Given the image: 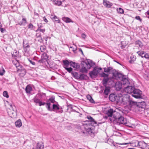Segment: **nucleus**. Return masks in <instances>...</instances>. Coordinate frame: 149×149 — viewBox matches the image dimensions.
<instances>
[{
	"instance_id": "nucleus-47",
	"label": "nucleus",
	"mask_w": 149,
	"mask_h": 149,
	"mask_svg": "<svg viewBox=\"0 0 149 149\" xmlns=\"http://www.w3.org/2000/svg\"><path fill=\"white\" fill-rule=\"evenodd\" d=\"M34 27L33 26L32 24H29L28 26V28L29 29H32Z\"/></svg>"
},
{
	"instance_id": "nucleus-12",
	"label": "nucleus",
	"mask_w": 149,
	"mask_h": 149,
	"mask_svg": "<svg viewBox=\"0 0 149 149\" xmlns=\"http://www.w3.org/2000/svg\"><path fill=\"white\" fill-rule=\"evenodd\" d=\"M139 147L142 149H149V145L143 141H139Z\"/></svg>"
},
{
	"instance_id": "nucleus-35",
	"label": "nucleus",
	"mask_w": 149,
	"mask_h": 149,
	"mask_svg": "<svg viewBox=\"0 0 149 149\" xmlns=\"http://www.w3.org/2000/svg\"><path fill=\"white\" fill-rule=\"evenodd\" d=\"M32 89V88L30 86L28 85L26 88L25 91L27 93H30Z\"/></svg>"
},
{
	"instance_id": "nucleus-34",
	"label": "nucleus",
	"mask_w": 149,
	"mask_h": 149,
	"mask_svg": "<svg viewBox=\"0 0 149 149\" xmlns=\"http://www.w3.org/2000/svg\"><path fill=\"white\" fill-rule=\"evenodd\" d=\"M121 83L123 85H125L129 84V81L128 79L126 78L123 79Z\"/></svg>"
},
{
	"instance_id": "nucleus-11",
	"label": "nucleus",
	"mask_w": 149,
	"mask_h": 149,
	"mask_svg": "<svg viewBox=\"0 0 149 149\" xmlns=\"http://www.w3.org/2000/svg\"><path fill=\"white\" fill-rule=\"evenodd\" d=\"M48 56L47 54L45 53H43L41 56V59L38 61V62L39 63H44L46 62H47V60Z\"/></svg>"
},
{
	"instance_id": "nucleus-6",
	"label": "nucleus",
	"mask_w": 149,
	"mask_h": 149,
	"mask_svg": "<svg viewBox=\"0 0 149 149\" xmlns=\"http://www.w3.org/2000/svg\"><path fill=\"white\" fill-rule=\"evenodd\" d=\"M102 69L101 68H99L97 67L94 68L93 70L90 72L89 73V74L91 77L92 78L96 77Z\"/></svg>"
},
{
	"instance_id": "nucleus-38",
	"label": "nucleus",
	"mask_w": 149,
	"mask_h": 149,
	"mask_svg": "<svg viewBox=\"0 0 149 149\" xmlns=\"http://www.w3.org/2000/svg\"><path fill=\"white\" fill-rule=\"evenodd\" d=\"M31 54V53L30 51L27 52H24V55L25 56L27 57L29 56Z\"/></svg>"
},
{
	"instance_id": "nucleus-55",
	"label": "nucleus",
	"mask_w": 149,
	"mask_h": 149,
	"mask_svg": "<svg viewBox=\"0 0 149 149\" xmlns=\"http://www.w3.org/2000/svg\"><path fill=\"white\" fill-rule=\"evenodd\" d=\"M109 141H111V142H113V141L112 140H111V139H108L107 141V143H109V144L110 143H109Z\"/></svg>"
},
{
	"instance_id": "nucleus-1",
	"label": "nucleus",
	"mask_w": 149,
	"mask_h": 149,
	"mask_svg": "<svg viewBox=\"0 0 149 149\" xmlns=\"http://www.w3.org/2000/svg\"><path fill=\"white\" fill-rule=\"evenodd\" d=\"M87 118L89 120L88 123L84 125V127L85 130L83 132L85 135H90L91 136H93L94 134L93 133L94 127L97 125V122L95 121L92 117L89 116H87Z\"/></svg>"
},
{
	"instance_id": "nucleus-42",
	"label": "nucleus",
	"mask_w": 149,
	"mask_h": 149,
	"mask_svg": "<svg viewBox=\"0 0 149 149\" xmlns=\"http://www.w3.org/2000/svg\"><path fill=\"white\" fill-rule=\"evenodd\" d=\"M64 68L66 70H67L68 72L69 73H71L72 70V69L71 67L68 68V67H67Z\"/></svg>"
},
{
	"instance_id": "nucleus-25",
	"label": "nucleus",
	"mask_w": 149,
	"mask_h": 149,
	"mask_svg": "<svg viewBox=\"0 0 149 149\" xmlns=\"http://www.w3.org/2000/svg\"><path fill=\"white\" fill-rule=\"evenodd\" d=\"M70 61H71L67 60H63V66L64 68L67 67H68L69 65H70Z\"/></svg>"
},
{
	"instance_id": "nucleus-61",
	"label": "nucleus",
	"mask_w": 149,
	"mask_h": 149,
	"mask_svg": "<svg viewBox=\"0 0 149 149\" xmlns=\"http://www.w3.org/2000/svg\"><path fill=\"white\" fill-rule=\"evenodd\" d=\"M1 4V3L0 2V8H1L2 7Z\"/></svg>"
},
{
	"instance_id": "nucleus-13",
	"label": "nucleus",
	"mask_w": 149,
	"mask_h": 149,
	"mask_svg": "<svg viewBox=\"0 0 149 149\" xmlns=\"http://www.w3.org/2000/svg\"><path fill=\"white\" fill-rule=\"evenodd\" d=\"M134 89V86H127L124 87V91L127 93L132 94Z\"/></svg>"
},
{
	"instance_id": "nucleus-54",
	"label": "nucleus",
	"mask_w": 149,
	"mask_h": 149,
	"mask_svg": "<svg viewBox=\"0 0 149 149\" xmlns=\"http://www.w3.org/2000/svg\"><path fill=\"white\" fill-rule=\"evenodd\" d=\"M43 20L46 22H48V20H47V19L45 18V17H43Z\"/></svg>"
},
{
	"instance_id": "nucleus-28",
	"label": "nucleus",
	"mask_w": 149,
	"mask_h": 149,
	"mask_svg": "<svg viewBox=\"0 0 149 149\" xmlns=\"http://www.w3.org/2000/svg\"><path fill=\"white\" fill-rule=\"evenodd\" d=\"M87 99L89 100L90 102L91 103H95V102L92 98V97L89 95H88L86 96Z\"/></svg>"
},
{
	"instance_id": "nucleus-3",
	"label": "nucleus",
	"mask_w": 149,
	"mask_h": 149,
	"mask_svg": "<svg viewBox=\"0 0 149 149\" xmlns=\"http://www.w3.org/2000/svg\"><path fill=\"white\" fill-rule=\"evenodd\" d=\"M117 102L123 104L127 105L128 103L130 98L128 95H125L117 97Z\"/></svg>"
},
{
	"instance_id": "nucleus-4",
	"label": "nucleus",
	"mask_w": 149,
	"mask_h": 149,
	"mask_svg": "<svg viewBox=\"0 0 149 149\" xmlns=\"http://www.w3.org/2000/svg\"><path fill=\"white\" fill-rule=\"evenodd\" d=\"M114 115L115 114H114L113 119L110 120L111 121H113L114 123H116L118 124H126V120L122 116L117 117L114 116Z\"/></svg>"
},
{
	"instance_id": "nucleus-14",
	"label": "nucleus",
	"mask_w": 149,
	"mask_h": 149,
	"mask_svg": "<svg viewBox=\"0 0 149 149\" xmlns=\"http://www.w3.org/2000/svg\"><path fill=\"white\" fill-rule=\"evenodd\" d=\"M19 65V63H16V64H15V65L17 68V71L18 72L22 71L23 74L24 75L26 73V70L23 68H21V66Z\"/></svg>"
},
{
	"instance_id": "nucleus-17",
	"label": "nucleus",
	"mask_w": 149,
	"mask_h": 149,
	"mask_svg": "<svg viewBox=\"0 0 149 149\" xmlns=\"http://www.w3.org/2000/svg\"><path fill=\"white\" fill-rule=\"evenodd\" d=\"M119 96H116L113 94H110L109 97V100L112 102L116 101L117 102V97H119Z\"/></svg>"
},
{
	"instance_id": "nucleus-59",
	"label": "nucleus",
	"mask_w": 149,
	"mask_h": 149,
	"mask_svg": "<svg viewBox=\"0 0 149 149\" xmlns=\"http://www.w3.org/2000/svg\"><path fill=\"white\" fill-rule=\"evenodd\" d=\"M119 145H126V144H128V143H118Z\"/></svg>"
},
{
	"instance_id": "nucleus-48",
	"label": "nucleus",
	"mask_w": 149,
	"mask_h": 149,
	"mask_svg": "<svg viewBox=\"0 0 149 149\" xmlns=\"http://www.w3.org/2000/svg\"><path fill=\"white\" fill-rule=\"evenodd\" d=\"M38 29H40L42 27V24L41 23L38 24Z\"/></svg>"
},
{
	"instance_id": "nucleus-16",
	"label": "nucleus",
	"mask_w": 149,
	"mask_h": 149,
	"mask_svg": "<svg viewBox=\"0 0 149 149\" xmlns=\"http://www.w3.org/2000/svg\"><path fill=\"white\" fill-rule=\"evenodd\" d=\"M42 96V95L40 93L37 94L33 99L34 102L36 104L38 103L40 101Z\"/></svg>"
},
{
	"instance_id": "nucleus-10",
	"label": "nucleus",
	"mask_w": 149,
	"mask_h": 149,
	"mask_svg": "<svg viewBox=\"0 0 149 149\" xmlns=\"http://www.w3.org/2000/svg\"><path fill=\"white\" fill-rule=\"evenodd\" d=\"M52 111L56 112V113H61L63 112V111L62 110V108L58 104H53Z\"/></svg>"
},
{
	"instance_id": "nucleus-18",
	"label": "nucleus",
	"mask_w": 149,
	"mask_h": 149,
	"mask_svg": "<svg viewBox=\"0 0 149 149\" xmlns=\"http://www.w3.org/2000/svg\"><path fill=\"white\" fill-rule=\"evenodd\" d=\"M103 4L107 8H111L113 5L111 3L107 0L103 1Z\"/></svg>"
},
{
	"instance_id": "nucleus-45",
	"label": "nucleus",
	"mask_w": 149,
	"mask_h": 149,
	"mask_svg": "<svg viewBox=\"0 0 149 149\" xmlns=\"http://www.w3.org/2000/svg\"><path fill=\"white\" fill-rule=\"evenodd\" d=\"M38 31H40V32H41L42 33H44L45 31V29H38L36 31V32H37Z\"/></svg>"
},
{
	"instance_id": "nucleus-32",
	"label": "nucleus",
	"mask_w": 149,
	"mask_h": 149,
	"mask_svg": "<svg viewBox=\"0 0 149 149\" xmlns=\"http://www.w3.org/2000/svg\"><path fill=\"white\" fill-rule=\"evenodd\" d=\"M5 72V71L3 68L2 65H0V75H3Z\"/></svg>"
},
{
	"instance_id": "nucleus-20",
	"label": "nucleus",
	"mask_w": 149,
	"mask_h": 149,
	"mask_svg": "<svg viewBox=\"0 0 149 149\" xmlns=\"http://www.w3.org/2000/svg\"><path fill=\"white\" fill-rule=\"evenodd\" d=\"M110 88L109 87L105 86L104 94L105 95L104 97L106 98L110 92Z\"/></svg>"
},
{
	"instance_id": "nucleus-50",
	"label": "nucleus",
	"mask_w": 149,
	"mask_h": 149,
	"mask_svg": "<svg viewBox=\"0 0 149 149\" xmlns=\"http://www.w3.org/2000/svg\"><path fill=\"white\" fill-rule=\"evenodd\" d=\"M40 49L41 51L42 52H43L44 51V50H45V48H44V47L43 46H41L40 47Z\"/></svg>"
},
{
	"instance_id": "nucleus-7",
	"label": "nucleus",
	"mask_w": 149,
	"mask_h": 149,
	"mask_svg": "<svg viewBox=\"0 0 149 149\" xmlns=\"http://www.w3.org/2000/svg\"><path fill=\"white\" fill-rule=\"evenodd\" d=\"M81 64L86 66L87 69H90L91 67L95 65V63L93 62L89 59L82 61Z\"/></svg>"
},
{
	"instance_id": "nucleus-33",
	"label": "nucleus",
	"mask_w": 149,
	"mask_h": 149,
	"mask_svg": "<svg viewBox=\"0 0 149 149\" xmlns=\"http://www.w3.org/2000/svg\"><path fill=\"white\" fill-rule=\"evenodd\" d=\"M79 77V80H82L86 79L87 78V76L86 74H80Z\"/></svg>"
},
{
	"instance_id": "nucleus-60",
	"label": "nucleus",
	"mask_w": 149,
	"mask_h": 149,
	"mask_svg": "<svg viewBox=\"0 0 149 149\" xmlns=\"http://www.w3.org/2000/svg\"><path fill=\"white\" fill-rule=\"evenodd\" d=\"M15 54H13V55H15V56H16L17 54V52L16 51H15Z\"/></svg>"
},
{
	"instance_id": "nucleus-37",
	"label": "nucleus",
	"mask_w": 149,
	"mask_h": 149,
	"mask_svg": "<svg viewBox=\"0 0 149 149\" xmlns=\"http://www.w3.org/2000/svg\"><path fill=\"white\" fill-rule=\"evenodd\" d=\"M26 22V18H23L22 21L20 22L19 24L20 25H25Z\"/></svg>"
},
{
	"instance_id": "nucleus-46",
	"label": "nucleus",
	"mask_w": 149,
	"mask_h": 149,
	"mask_svg": "<svg viewBox=\"0 0 149 149\" xmlns=\"http://www.w3.org/2000/svg\"><path fill=\"white\" fill-rule=\"evenodd\" d=\"M28 59L29 61V62L30 63H31L33 65H35V63L34 61H32L31 60L29 59L28 58Z\"/></svg>"
},
{
	"instance_id": "nucleus-8",
	"label": "nucleus",
	"mask_w": 149,
	"mask_h": 149,
	"mask_svg": "<svg viewBox=\"0 0 149 149\" xmlns=\"http://www.w3.org/2000/svg\"><path fill=\"white\" fill-rule=\"evenodd\" d=\"M141 94V91L139 90L134 88L132 94V95L136 98L140 99L142 98Z\"/></svg>"
},
{
	"instance_id": "nucleus-19",
	"label": "nucleus",
	"mask_w": 149,
	"mask_h": 149,
	"mask_svg": "<svg viewBox=\"0 0 149 149\" xmlns=\"http://www.w3.org/2000/svg\"><path fill=\"white\" fill-rule=\"evenodd\" d=\"M53 3L55 5L60 6L62 3V2L64 1V0H51Z\"/></svg>"
},
{
	"instance_id": "nucleus-64",
	"label": "nucleus",
	"mask_w": 149,
	"mask_h": 149,
	"mask_svg": "<svg viewBox=\"0 0 149 149\" xmlns=\"http://www.w3.org/2000/svg\"><path fill=\"white\" fill-rule=\"evenodd\" d=\"M73 47H71V46H70V48H73Z\"/></svg>"
},
{
	"instance_id": "nucleus-27",
	"label": "nucleus",
	"mask_w": 149,
	"mask_h": 149,
	"mask_svg": "<svg viewBox=\"0 0 149 149\" xmlns=\"http://www.w3.org/2000/svg\"><path fill=\"white\" fill-rule=\"evenodd\" d=\"M15 126L16 127H19L22 125V124L20 119H18L15 123Z\"/></svg>"
},
{
	"instance_id": "nucleus-40",
	"label": "nucleus",
	"mask_w": 149,
	"mask_h": 149,
	"mask_svg": "<svg viewBox=\"0 0 149 149\" xmlns=\"http://www.w3.org/2000/svg\"><path fill=\"white\" fill-rule=\"evenodd\" d=\"M3 95L4 97L7 98L9 97V95L8 94V92L6 91H4L3 93Z\"/></svg>"
},
{
	"instance_id": "nucleus-36",
	"label": "nucleus",
	"mask_w": 149,
	"mask_h": 149,
	"mask_svg": "<svg viewBox=\"0 0 149 149\" xmlns=\"http://www.w3.org/2000/svg\"><path fill=\"white\" fill-rule=\"evenodd\" d=\"M139 142L138 141H135L132 143V146L134 147H138Z\"/></svg>"
},
{
	"instance_id": "nucleus-43",
	"label": "nucleus",
	"mask_w": 149,
	"mask_h": 149,
	"mask_svg": "<svg viewBox=\"0 0 149 149\" xmlns=\"http://www.w3.org/2000/svg\"><path fill=\"white\" fill-rule=\"evenodd\" d=\"M118 11L120 14L123 13H124L123 10L121 8H119L118 10Z\"/></svg>"
},
{
	"instance_id": "nucleus-31",
	"label": "nucleus",
	"mask_w": 149,
	"mask_h": 149,
	"mask_svg": "<svg viewBox=\"0 0 149 149\" xmlns=\"http://www.w3.org/2000/svg\"><path fill=\"white\" fill-rule=\"evenodd\" d=\"M71 74L75 79L79 80L80 74H79L77 72H72Z\"/></svg>"
},
{
	"instance_id": "nucleus-26",
	"label": "nucleus",
	"mask_w": 149,
	"mask_h": 149,
	"mask_svg": "<svg viewBox=\"0 0 149 149\" xmlns=\"http://www.w3.org/2000/svg\"><path fill=\"white\" fill-rule=\"evenodd\" d=\"M115 111H114L112 109H110L107 111V112L106 113L107 116L109 117H112L113 113H115Z\"/></svg>"
},
{
	"instance_id": "nucleus-39",
	"label": "nucleus",
	"mask_w": 149,
	"mask_h": 149,
	"mask_svg": "<svg viewBox=\"0 0 149 149\" xmlns=\"http://www.w3.org/2000/svg\"><path fill=\"white\" fill-rule=\"evenodd\" d=\"M24 52L30 51V46L29 45L24 47Z\"/></svg>"
},
{
	"instance_id": "nucleus-62",
	"label": "nucleus",
	"mask_w": 149,
	"mask_h": 149,
	"mask_svg": "<svg viewBox=\"0 0 149 149\" xmlns=\"http://www.w3.org/2000/svg\"><path fill=\"white\" fill-rule=\"evenodd\" d=\"M104 118H106L107 119V116H105L104 117Z\"/></svg>"
},
{
	"instance_id": "nucleus-24",
	"label": "nucleus",
	"mask_w": 149,
	"mask_h": 149,
	"mask_svg": "<svg viewBox=\"0 0 149 149\" xmlns=\"http://www.w3.org/2000/svg\"><path fill=\"white\" fill-rule=\"evenodd\" d=\"M81 65L82 66V67L81 68L80 70V72L84 73H87V70L86 69V66H85V65H82L81 63Z\"/></svg>"
},
{
	"instance_id": "nucleus-58",
	"label": "nucleus",
	"mask_w": 149,
	"mask_h": 149,
	"mask_svg": "<svg viewBox=\"0 0 149 149\" xmlns=\"http://www.w3.org/2000/svg\"><path fill=\"white\" fill-rule=\"evenodd\" d=\"M132 57L133 58V61L135 60V59H136V58L135 57H134V56H131V57H130V58L132 59Z\"/></svg>"
},
{
	"instance_id": "nucleus-2",
	"label": "nucleus",
	"mask_w": 149,
	"mask_h": 149,
	"mask_svg": "<svg viewBox=\"0 0 149 149\" xmlns=\"http://www.w3.org/2000/svg\"><path fill=\"white\" fill-rule=\"evenodd\" d=\"M113 69L111 67H109L107 68H104V72H103V85H104L106 84L109 80V78L108 77L109 74L111 73V72Z\"/></svg>"
},
{
	"instance_id": "nucleus-22",
	"label": "nucleus",
	"mask_w": 149,
	"mask_h": 149,
	"mask_svg": "<svg viewBox=\"0 0 149 149\" xmlns=\"http://www.w3.org/2000/svg\"><path fill=\"white\" fill-rule=\"evenodd\" d=\"M70 65L71 66L76 69H78L79 68L80 65L78 63H76L75 62H73L72 61H70Z\"/></svg>"
},
{
	"instance_id": "nucleus-23",
	"label": "nucleus",
	"mask_w": 149,
	"mask_h": 149,
	"mask_svg": "<svg viewBox=\"0 0 149 149\" xmlns=\"http://www.w3.org/2000/svg\"><path fill=\"white\" fill-rule=\"evenodd\" d=\"M62 19L63 21L66 23H73L74 22L72 21L70 18L66 17H63L62 18Z\"/></svg>"
},
{
	"instance_id": "nucleus-51",
	"label": "nucleus",
	"mask_w": 149,
	"mask_h": 149,
	"mask_svg": "<svg viewBox=\"0 0 149 149\" xmlns=\"http://www.w3.org/2000/svg\"><path fill=\"white\" fill-rule=\"evenodd\" d=\"M73 45H74L75 46V48L73 47L72 48V50L74 52L77 50V46L75 45L74 44H73Z\"/></svg>"
},
{
	"instance_id": "nucleus-30",
	"label": "nucleus",
	"mask_w": 149,
	"mask_h": 149,
	"mask_svg": "<svg viewBox=\"0 0 149 149\" xmlns=\"http://www.w3.org/2000/svg\"><path fill=\"white\" fill-rule=\"evenodd\" d=\"M44 145H43V143L41 142L38 143L37 145L36 149H42L43 148Z\"/></svg>"
},
{
	"instance_id": "nucleus-21",
	"label": "nucleus",
	"mask_w": 149,
	"mask_h": 149,
	"mask_svg": "<svg viewBox=\"0 0 149 149\" xmlns=\"http://www.w3.org/2000/svg\"><path fill=\"white\" fill-rule=\"evenodd\" d=\"M122 84L119 82H117L115 84V86L116 90L118 91L120 90L122 88Z\"/></svg>"
},
{
	"instance_id": "nucleus-56",
	"label": "nucleus",
	"mask_w": 149,
	"mask_h": 149,
	"mask_svg": "<svg viewBox=\"0 0 149 149\" xmlns=\"http://www.w3.org/2000/svg\"><path fill=\"white\" fill-rule=\"evenodd\" d=\"M4 29L3 28H0V31L2 32L3 33L4 31Z\"/></svg>"
},
{
	"instance_id": "nucleus-63",
	"label": "nucleus",
	"mask_w": 149,
	"mask_h": 149,
	"mask_svg": "<svg viewBox=\"0 0 149 149\" xmlns=\"http://www.w3.org/2000/svg\"><path fill=\"white\" fill-rule=\"evenodd\" d=\"M100 75L101 77H102V74H101Z\"/></svg>"
},
{
	"instance_id": "nucleus-5",
	"label": "nucleus",
	"mask_w": 149,
	"mask_h": 149,
	"mask_svg": "<svg viewBox=\"0 0 149 149\" xmlns=\"http://www.w3.org/2000/svg\"><path fill=\"white\" fill-rule=\"evenodd\" d=\"M127 104H128L130 107L136 106L138 108L139 106L141 108H144L145 107V103L144 102H141L138 104L136 102L132 100L130 98Z\"/></svg>"
},
{
	"instance_id": "nucleus-41",
	"label": "nucleus",
	"mask_w": 149,
	"mask_h": 149,
	"mask_svg": "<svg viewBox=\"0 0 149 149\" xmlns=\"http://www.w3.org/2000/svg\"><path fill=\"white\" fill-rule=\"evenodd\" d=\"M135 43L136 45H138L140 47H141L142 46L141 42L139 40L136 41Z\"/></svg>"
},
{
	"instance_id": "nucleus-49",
	"label": "nucleus",
	"mask_w": 149,
	"mask_h": 149,
	"mask_svg": "<svg viewBox=\"0 0 149 149\" xmlns=\"http://www.w3.org/2000/svg\"><path fill=\"white\" fill-rule=\"evenodd\" d=\"M135 18L137 20H139L140 21H141L142 19L139 16H136L135 17Z\"/></svg>"
},
{
	"instance_id": "nucleus-29",
	"label": "nucleus",
	"mask_w": 149,
	"mask_h": 149,
	"mask_svg": "<svg viewBox=\"0 0 149 149\" xmlns=\"http://www.w3.org/2000/svg\"><path fill=\"white\" fill-rule=\"evenodd\" d=\"M51 18L53 21H56L58 23L60 22V20L59 18L56 15H52Z\"/></svg>"
},
{
	"instance_id": "nucleus-53",
	"label": "nucleus",
	"mask_w": 149,
	"mask_h": 149,
	"mask_svg": "<svg viewBox=\"0 0 149 149\" xmlns=\"http://www.w3.org/2000/svg\"><path fill=\"white\" fill-rule=\"evenodd\" d=\"M81 36L82 38H85L86 37V35H85V34H84V33L82 34H81Z\"/></svg>"
},
{
	"instance_id": "nucleus-15",
	"label": "nucleus",
	"mask_w": 149,
	"mask_h": 149,
	"mask_svg": "<svg viewBox=\"0 0 149 149\" xmlns=\"http://www.w3.org/2000/svg\"><path fill=\"white\" fill-rule=\"evenodd\" d=\"M137 53L139 56H141L142 58L145 57L147 59L149 58V55L147 53L144 52L143 51H138L137 52Z\"/></svg>"
},
{
	"instance_id": "nucleus-57",
	"label": "nucleus",
	"mask_w": 149,
	"mask_h": 149,
	"mask_svg": "<svg viewBox=\"0 0 149 149\" xmlns=\"http://www.w3.org/2000/svg\"><path fill=\"white\" fill-rule=\"evenodd\" d=\"M79 51L81 52L82 54H83V53L82 49L81 48H79Z\"/></svg>"
},
{
	"instance_id": "nucleus-44",
	"label": "nucleus",
	"mask_w": 149,
	"mask_h": 149,
	"mask_svg": "<svg viewBox=\"0 0 149 149\" xmlns=\"http://www.w3.org/2000/svg\"><path fill=\"white\" fill-rule=\"evenodd\" d=\"M39 104V106H41L42 105H44L45 104H46V103L45 102H42L40 101L39 103H38Z\"/></svg>"
},
{
	"instance_id": "nucleus-9",
	"label": "nucleus",
	"mask_w": 149,
	"mask_h": 149,
	"mask_svg": "<svg viewBox=\"0 0 149 149\" xmlns=\"http://www.w3.org/2000/svg\"><path fill=\"white\" fill-rule=\"evenodd\" d=\"M55 101L54 98L53 97L50 98L49 100L47 101L46 107L48 110L52 111V109L50 107L51 103H54Z\"/></svg>"
},
{
	"instance_id": "nucleus-52",
	"label": "nucleus",
	"mask_w": 149,
	"mask_h": 149,
	"mask_svg": "<svg viewBox=\"0 0 149 149\" xmlns=\"http://www.w3.org/2000/svg\"><path fill=\"white\" fill-rule=\"evenodd\" d=\"M70 108H71V111H74V112H77V113H78V112H77V111H76L75 110H74V109H73V108H72V106H70Z\"/></svg>"
}]
</instances>
